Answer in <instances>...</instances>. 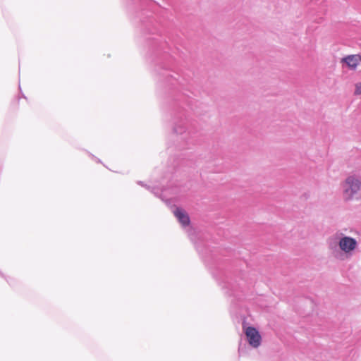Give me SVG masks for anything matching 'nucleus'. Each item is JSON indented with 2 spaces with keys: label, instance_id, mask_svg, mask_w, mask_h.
Returning a JSON list of instances; mask_svg holds the SVG:
<instances>
[{
  "label": "nucleus",
  "instance_id": "nucleus-1",
  "mask_svg": "<svg viewBox=\"0 0 361 361\" xmlns=\"http://www.w3.org/2000/svg\"><path fill=\"white\" fill-rule=\"evenodd\" d=\"M152 23L153 19L149 16L140 20V40L146 51V59L152 66L157 88L169 92V97L171 99L169 104L171 110L178 111L180 109L188 111L185 106H190L191 103L188 93L195 95L192 78L173 71L169 44L165 40L163 41L162 37L157 32L156 27H153L151 30L149 27L152 26Z\"/></svg>",
  "mask_w": 361,
  "mask_h": 361
},
{
  "label": "nucleus",
  "instance_id": "nucleus-2",
  "mask_svg": "<svg viewBox=\"0 0 361 361\" xmlns=\"http://www.w3.org/2000/svg\"><path fill=\"white\" fill-rule=\"evenodd\" d=\"M361 181L355 176H348L343 184V198L345 200H349L353 198L360 189Z\"/></svg>",
  "mask_w": 361,
  "mask_h": 361
},
{
  "label": "nucleus",
  "instance_id": "nucleus-3",
  "mask_svg": "<svg viewBox=\"0 0 361 361\" xmlns=\"http://www.w3.org/2000/svg\"><path fill=\"white\" fill-rule=\"evenodd\" d=\"M245 334L248 343L254 348H257L261 343V336L259 331L254 327L249 326L245 329Z\"/></svg>",
  "mask_w": 361,
  "mask_h": 361
},
{
  "label": "nucleus",
  "instance_id": "nucleus-4",
  "mask_svg": "<svg viewBox=\"0 0 361 361\" xmlns=\"http://www.w3.org/2000/svg\"><path fill=\"white\" fill-rule=\"evenodd\" d=\"M339 247L345 253H349L357 247V241L350 237H343L339 240Z\"/></svg>",
  "mask_w": 361,
  "mask_h": 361
},
{
  "label": "nucleus",
  "instance_id": "nucleus-5",
  "mask_svg": "<svg viewBox=\"0 0 361 361\" xmlns=\"http://www.w3.org/2000/svg\"><path fill=\"white\" fill-rule=\"evenodd\" d=\"M173 212L174 216L177 218L178 221L183 226L185 227L190 225V217L184 209L180 207H177Z\"/></svg>",
  "mask_w": 361,
  "mask_h": 361
},
{
  "label": "nucleus",
  "instance_id": "nucleus-6",
  "mask_svg": "<svg viewBox=\"0 0 361 361\" xmlns=\"http://www.w3.org/2000/svg\"><path fill=\"white\" fill-rule=\"evenodd\" d=\"M343 61L348 66L352 68H356L359 62L358 57L356 55H349L344 58Z\"/></svg>",
  "mask_w": 361,
  "mask_h": 361
},
{
  "label": "nucleus",
  "instance_id": "nucleus-7",
  "mask_svg": "<svg viewBox=\"0 0 361 361\" xmlns=\"http://www.w3.org/2000/svg\"><path fill=\"white\" fill-rule=\"evenodd\" d=\"M355 93L361 94V82L356 85Z\"/></svg>",
  "mask_w": 361,
  "mask_h": 361
}]
</instances>
